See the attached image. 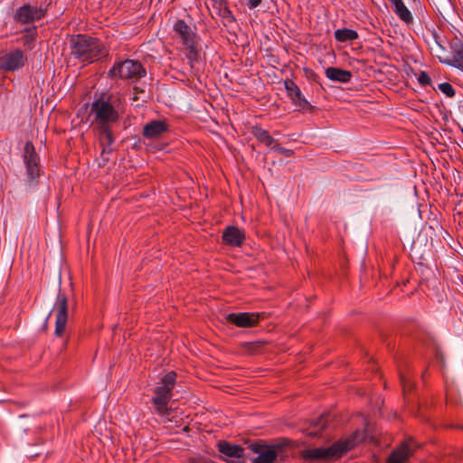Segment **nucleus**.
Returning a JSON list of instances; mask_svg holds the SVG:
<instances>
[{"mask_svg":"<svg viewBox=\"0 0 463 463\" xmlns=\"http://www.w3.org/2000/svg\"><path fill=\"white\" fill-rule=\"evenodd\" d=\"M365 439L363 431L355 430L345 439L334 442L327 448H312L303 451V458L307 460H333L341 458L345 452L354 449Z\"/></svg>","mask_w":463,"mask_h":463,"instance_id":"f257e3e1","label":"nucleus"},{"mask_svg":"<svg viewBox=\"0 0 463 463\" xmlns=\"http://www.w3.org/2000/svg\"><path fill=\"white\" fill-rule=\"evenodd\" d=\"M120 98L113 94H101L96 99L90 110L95 127L111 126L119 119Z\"/></svg>","mask_w":463,"mask_h":463,"instance_id":"f03ea898","label":"nucleus"},{"mask_svg":"<svg viewBox=\"0 0 463 463\" xmlns=\"http://www.w3.org/2000/svg\"><path fill=\"white\" fill-rule=\"evenodd\" d=\"M70 43L71 54L82 62L91 63L109 54V51L98 38L89 35H72Z\"/></svg>","mask_w":463,"mask_h":463,"instance_id":"7ed1b4c3","label":"nucleus"},{"mask_svg":"<svg viewBox=\"0 0 463 463\" xmlns=\"http://www.w3.org/2000/svg\"><path fill=\"white\" fill-rule=\"evenodd\" d=\"M177 374L175 371L168 372L158 383L154 390L151 399L154 412L161 417L168 416L170 409L168 403L173 396V390L176 383Z\"/></svg>","mask_w":463,"mask_h":463,"instance_id":"20e7f679","label":"nucleus"},{"mask_svg":"<svg viewBox=\"0 0 463 463\" xmlns=\"http://www.w3.org/2000/svg\"><path fill=\"white\" fill-rule=\"evenodd\" d=\"M173 30L185 49V57L191 67L199 61L200 44L196 33L182 19L175 21Z\"/></svg>","mask_w":463,"mask_h":463,"instance_id":"39448f33","label":"nucleus"},{"mask_svg":"<svg viewBox=\"0 0 463 463\" xmlns=\"http://www.w3.org/2000/svg\"><path fill=\"white\" fill-rule=\"evenodd\" d=\"M146 71L143 64L136 60H118L108 71V78L111 80H123L136 82L144 78Z\"/></svg>","mask_w":463,"mask_h":463,"instance_id":"423d86ee","label":"nucleus"},{"mask_svg":"<svg viewBox=\"0 0 463 463\" xmlns=\"http://www.w3.org/2000/svg\"><path fill=\"white\" fill-rule=\"evenodd\" d=\"M22 156L26 169L27 181L33 184L40 176L41 165L40 156L31 141L25 143Z\"/></svg>","mask_w":463,"mask_h":463,"instance_id":"0eeeda50","label":"nucleus"},{"mask_svg":"<svg viewBox=\"0 0 463 463\" xmlns=\"http://www.w3.org/2000/svg\"><path fill=\"white\" fill-rule=\"evenodd\" d=\"M284 87L287 91L288 97L290 99L292 104L298 108L300 111L313 110V106L306 99L302 94L299 87L291 79H286L284 80Z\"/></svg>","mask_w":463,"mask_h":463,"instance_id":"6e6552de","label":"nucleus"},{"mask_svg":"<svg viewBox=\"0 0 463 463\" xmlns=\"http://www.w3.org/2000/svg\"><path fill=\"white\" fill-rule=\"evenodd\" d=\"M26 58L24 52L14 49L0 54V70L5 71H14L24 65Z\"/></svg>","mask_w":463,"mask_h":463,"instance_id":"1a4fd4ad","label":"nucleus"},{"mask_svg":"<svg viewBox=\"0 0 463 463\" xmlns=\"http://www.w3.org/2000/svg\"><path fill=\"white\" fill-rule=\"evenodd\" d=\"M46 13V9L42 6L37 7L31 5H24L19 7L14 14V20L22 24H33L42 19Z\"/></svg>","mask_w":463,"mask_h":463,"instance_id":"9d476101","label":"nucleus"},{"mask_svg":"<svg viewBox=\"0 0 463 463\" xmlns=\"http://www.w3.org/2000/svg\"><path fill=\"white\" fill-rule=\"evenodd\" d=\"M265 318L264 313H230L226 316V320L229 323L235 325L238 327H252L259 324L261 319Z\"/></svg>","mask_w":463,"mask_h":463,"instance_id":"9b49d317","label":"nucleus"},{"mask_svg":"<svg viewBox=\"0 0 463 463\" xmlns=\"http://www.w3.org/2000/svg\"><path fill=\"white\" fill-rule=\"evenodd\" d=\"M217 447L219 452L223 455V459L228 463H243L244 449L241 446L221 440Z\"/></svg>","mask_w":463,"mask_h":463,"instance_id":"f8f14e48","label":"nucleus"},{"mask_svg":"<svg viewBox=\"0 0 463 463\" xmlns=\"http://www.w3.org/2000/svg\"><path fill=\"white\" fill-rule=\"evenodd\" d=\"M169 129L165 120H152L143 127L142 135L147 139H156L161 137Z\"/></svg>","mask_w":463,"mask_h":463,"instance_id":"ddd939ff","label":"nucleus"},{"mask_svg":"<svg viewBox=\"0 0 463 463\" xmlns=\"http://www.w3.org/2000/svg\"><path fill=\"white\" fill-rule=\"evenodd\" d=\"M222 239L224 244L232 247H241L245 240V233L236 226L224 229Z\"/></svg>","mask_w":463,"mask_h":463,"instance_id":"4468645a","label":"nucleus"},{"mask_svg":"<svg viewBox=\"0 0 463 463\" xmlns=\"http://www.w3.org/2000/svg\"><path fill=\"white\" fill-rule=\"evenodd\" d=\"M253 452L259 454L253 463H273L277 458V451L273 447L255 443L251 446Z\"/></svg>","mask_w":463,"mask_h":463,"instance_id":"2eb2a0df","label":"nucleus"},{"mask_svg":"<svg viewBox=\"0 0 463 463\" xmlns=\"http://www.w3.org/2000/svg\"><path fill=\"white\" fill-rule=\"evenodd\" d=\"M452 58L441 61V62L463 70V42L456 39L450 43Z\"/></svg>","mask_w":463,"mask_h":463,"instance_id":"dca6fc26","label":"nucleus"},{"mask_svg":"<svg viewBox=\"0 0 463 463\" xmlns=\"http://www.w3.org/2000/svg\"><path fill=\"white\" fill-rule=\"evenodd\" d=\"M412 454L413 450L410 444L408 442H403L391 453L387 459V463H405Z\"/></svg>","mask_w":463,"mask_h":463,"instance_id":"f3484780","label":"nucleus"},{"mask_svg":"<svg viewBox=\"0 0 463 463\" xmlns=\"http://www.w3.org/2000/svg\"><path fill=\"white\" fill-rule=\"evenodd\" d=\"M99 133V144L102 147V154L110 153L111 146L114 143V137L111 131V126L96 127Z\"/></svg>","mask_w":463,"mask_h":463,"instance_id":"a211bd4d","label":"nucleus"},{"mask_svg":"<svg viewBox=\"0 0 463 463\" xmlns=\"http://www.w3.org/2000/svg\"><path fill=\"white\" fill-rule=\"evenodd\" d=\"M393 5V12L399 17V19L405 24H411L413 22V16L411 11L404 5L403 0H389Z\"/></svg>","mask_w":463,"mask_h":463,"instance_id":"6ab92c4d","label":"nucleus"},{"mask_svg":"<svg viewBox=\"0 0 463 463\" xmlns=\"http://www.w3.org/2000/svg\"><path fill=\"white\" fill-rule=\"evenodd\" d=\"M326 76L333 80L342 83L349 82L352 79V73L349 71L336 67H329L326 70Z\"/></svg>","mask_w":463,"mask_h":463,"instance_id":"aec40b11","label":"nucleus"},{"mask_svg":"<svg viewBox=\"0 0 463 463\" xmlns=\"http://www.w3.org/2000/svg\"><path fill=\"white\" fill-rule=\"evenodd\" d=\"M251 134L254 137L264 144L265 146L270 147L272 149V146H274L278 140L274 139L268 130L262 128L260 126L256 125L251 128Z\"/></svg>","mask_w":463,"mask_h":463,"instance_id":"412c9836","label":"nucleus"},{"mask_svg":"<svg viewBox=\"0 0 463 463\" xmlns=\"http://www.w3.org/2000/svg\"><path fill=\"white\" fill-rule=\"evenodd\" d=\"M329 421V414H322L318 419L312 422L310 428L307 430V435L310 437L319 436Z\"/></svg>","mask_w":463,"mask_h":463,"instance_id":"4be33fe9","label":"nucleus"},{"mask_svg":"<svg viewBox=\"0 0 463 463\" xmlns=\"http://www.w3.org/2000/svg\"><path fill=\"white\" fill-rule=\"evenodd\" d=\"M334 35L335 39L339 43L351 42L358 38L357 32L348 28L337 29L335 31Z\"/></svg>","mask_w":463,"mask_h":463,"instance_id":"5701e85b","label":"nucleus"},{"mask_svg":"<svg viewBox=\"0 0 463 463\" xmlns=\"http://www.w3.org/2000/svg\"><path fill=\"white\" fill-rule=\"evenodd\" d=\"M37 36V30L35 26L28 27L24 30L21 38L22 43L28 49H33Z\"/></svg>","mask_w":463,"mask_h":463,"instance_id":"b1692460","label":"nucleus"},{"mask_svg":"<svg viewBox=\"0 0 463 463\" xmlns=\"http://www.w3.org/2000/svg\"><path fill=\"white\" fill-rule=\"evenodd\" d=\"M68 320L67 314V300L65 298L60 297V337L63 336V331L65 329V326Z\"/></svg>","mask_w":463,"mask_h":463,"instance_id":"393cba45","label":"nucleus"},{"mask_svg":"<svg viewBox=\"0 0 463 463\" xmlns=\"http://www.w3.org/2000/svg\"><path fill=\"white\" fill-rule=\"evenodd\" d=\"M439 90L449 98L455 96V90L449 82H443L439 85Z\"/></svg>","mask_w":463,"mask_h":463,"instance_id":"a878e982","label":"nucleus"},{"mask_svg":"<svg viewBox=\"0 0 463 463\" xmlns=\"http://www.w3.org/2000/svg\"><path fill=\"white\" fill-rule=\"evenodd\" d=\"M272 149L287 157H290L294 155L293 150L280 146L279 141L272 146Z\"/></svg>","mask_w":463,"mask_h":463,"instance_id":"bb28decb","label":"nucleus"},{"mask_svg":"<svg viewBox=\"0 0 463 463\" xmlns=\"http://www.w3.org/2000/svg\"><path fill=\"white\" fill-rule=\"evenodd\" d=\"M245 350L250 354L257 353L262 346L260 342H248L243 345Z\"/></svg>","mask_w":463,"mask_h":463,"instance_id":"cd10ccee","label":"nucleus"},{"mask_svg":"<svg viewBox=\"0 0 463 463\" xmlns=\"http://www.w3.org/2000/svg\"><path fill=\"white\" fill-rule=\"evenodd\" d=\"M418 81L421 86H428L431 83V79L425 71H421L418 77Z\"/></svg>","mask_w":463,"mask_h":463,"instance_id":"c85d7f7f","label":"nucleus"},{"mask_svg":"<svg viewBox=\"0 0 463 463\" xmlns=\"http://www.w3.org/2000/svg\"><path fill=\"white\" fill-rule=\"evenodd\" d=\"M401 383L402 385L403 391L406 392L407 390H411L412 387V383H411V380L407 378L405 375L401 374L400 375Z\"/></svg>","mask_w":463,"mask_h":463,"instance_id":"c756f323","label":"nucleus"},{"mask_svg":"<svg viewBox=\"0 0 463 463\" xmlns=\"http://www.w3.org/2000/svg\"><path fill=\"white\" fill-rule=\"evenodd\" d=\"M262 0H248L247 6L250 9H254L261 4Z\"/></svg>","mask_w":463,"mask_h":463,"instance_id":"7c9ffc66","label":"nucleus"},{"mask_svg":"<svg viewBox=\"0 0 463 463\" xmlns=\"http://www.w3.org/2000/svg\"><path fill=\"white\" fill-rule=\"evenodd\" d=\"M222 14H223V16L225 17H232V12L230 11L229 8L225 7L223 10H222Z\"/></svg>","mask_w":463,"mask_h":463,"instance_id":"2f4dec72","label":"nucleus"},{"mask_svg":"<svg viewBox=\"0 0 463 463\" xmlns=\"http://www.w3.org/2000/svg\"><path fill=\"white\" fill-rule=\"evenodd\" d=\"M54 333L56 335H58V315H56V317H55V330H54Z\"/></svg>","mask_w":463,"mask_h":463,"instance_id":"473e14b6","label":"nucleus"},{"mask_svg":"<svg viewBox=\"0 0 463 463\" xmlns=\"http://www.w3.org/2000/svg\"><path fill=\"white\" fill-rule=\"evenodd\" d=\"M212 2L213 3V5H222V0H212Z\"/></svg>","mask_w":463,"mask_h":463,"instance_id":"72a5a7b5","label":"nucleus"},{"mask_svg":"<svg viewBox=\"0 0 463 463\" xmlns=\"http://www.w3.org/2000/svg\"><path fill=\"white\" fill-rule=\"evenodd\" d=\"M460 131H461V133L463 134V127H462V128H460Z\"/></svg>","mask_w":463,"mask_h":463,"instance_id":"f704fd0d","label":"nucleus"},{"mask_svg":"<svg viewBox=\"0 0 463 463\" xmlns=\"http://www.w3.org/2000/svg\"><path fill=\"white\" fill-rule=\"evenodd\" d=\"M412 2L416 3V2H419V0H411Z\"/></svg>","mask_w":463,"mask_h":463,"instance_id":"c9c22d12","label":"nucleus"}]
</instances>
